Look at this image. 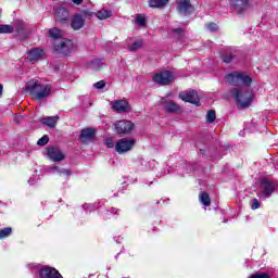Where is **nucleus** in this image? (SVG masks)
<instances>
[{"label":"nucleus","instance_id":"1","mask_svg":"<svg viewBox=\"0 0 278 278\" xmlns=\"http://www.w3.org/2000/svg\"><path fill=\"white\" fill-rule=\"evenodd\" d=\"M26 90L36 101L49 99L53 92V85L49 81L31 79L26 83Z\"/></svg>","mask_w":278,"mask_h":278},{"label":"nucleus","instance_id":"2","mask_svg":"<svg viewBox=\"0 0 278 278\" xmlns=\"http://www.w3.org/2000/svg\"><path fill=\"white\" fill-rule=\"evenodd\" d=\"M231 92L240 110L249 108L253 102V90L249 89V87L235 88Z\"/></svg>","mask_w":278,"mask_h":278},{"label":"nucleus","instance_id":"3","mask_svg":"<svg viewBox=\"0 0 278 278\" xmlns=\"http://www.w3.org/2000/svg\"><path fill=\"white\" fill-rule=\"evenodd\" d=\"M277 190V182L269 178H262L260 181L257 197L261 201H266V199H270L275 191Z\"/></svg>","mask_w":278,"mask_h":278},{"label":"nucleus","instance_id":"4","mask_svg":"<svg viewBox=\"0 0 278 278\" xmlns=\"http://www.w3.org/2000/svg\"><path fill=\"white\" fill-rule=\"evenodd\" d=\"M226 81L229 86H251L253 79L244 73H231L226 76Z\"/></svg>","mask_w":278,"mask_h":278},{"label":"nucleus","instance_id":"5","mask_svg":"<svg viewBox=\"0 0 278 278\" xmlns=\"http://www.w3.org/2000/svg\"><path fill=\"white\" fill-rule=\"evenodd\" d=\"M136 147V139L134 138H122L115 144V151L123 155V153H129L131 149Z\"/></svg>","mask_w":278,"mask_h":278},{"label":"nucleus","instance_id":"6","mask_svg":"<svg viewBox=\"0 0 278 278\" xmlns=\"http://www.w3.org/2000/svg\"><path fill=\"white\" fill-rule=\"evenodd\" d=\"M54 51L61 55H68L74 49L73 41L71 39H61L59 42L53 43Z\"/></svg>","mask_w":278,"mask_h":278},{"label":"nucleus","instance_id":"7","mask_svg":"<svg viewBox=\"0 0 278 278\" xmlns=\"http://www.w3.org/2000/svg\"><path fill=\"white\" fill-rule=\"evenodd\" d=\"M154 84H159L160 86H168L172 81H175V74L170 71H164L157 73L153 76Z\"/></svg>","mask_w":278,"mask_h":278},{"label":"nucleus","instance_id":"8","mask_svg":"<svg viewBox=\"0 0 278 278\" xmlns=\"http://www.w3.org/2000/svg\"><path fill=\"white\" fill-rule=\"evenodd\" d=\"M177 12L180 16H190L194 12V7L190 0H176Z\"/></svg>","mask_w":278,"mask_h":278},{"label":"nucleus","instance_id":"9","mask_svg":"<svg viewBox=\"0 0 278 278\" xmlns=\"http://www.w3.org/2000/svg\"><path fill=\"white\" fill-rule=\"evenodd\" d=\"M251 8L249 4V0H232L231 1V10L235 14L242 16V14H247V11Z\"/></svg>","mask_w":278,"mask_h":278},{"label":"nucleus","instance_id":"10","mask_svg":"<svg viewBox=\"0 0 278 278\" xmlns=\"http://www.w3.org/2000/svg\"><path fill=\"white\" fill-rule=\"evenodd\" d=\"M179 99L186 101L187 103H192L199 106V93L195 90L182 91L179 93Z\"/></svg>","mask_w":278,"mask_h":278},{"label":"nucleus","instance_id":"11","mask_svg":"<svg viewBox=\"0 0 278 278\" xmlns=\"http://www.w3.org/2000/svg\"><path fill=\"white\" fill-rule=\"evenodd\" d=\"M115 131L116 134H129L134 131V123L127 119L118 121L115 124Z\"/></svg>","mask_w":278,"mask_h":278},{"label":"nucleus","instance_id":"12","mask_svg":"<svg viewBox=\"0 0 278 278\" xmlns=\"http://www.w3.org/2000/svg\"><path fill=\"white\" fill-rule=\"evenodd\" d=\"M39 278H64L58 269L45 266L39 270Z\"/></svg>","mask_w":278,"mask_h":278},{"label":"nucleus","instance_id":"13","mask_svg":"<svg viewBox=\"0 0 278 278\" xmlns=\"http://www.w3.org/2000/svg\"><path fill=\"white\" fill-rule=\"evenodd\" d=\"M113 112H117L118 114H123V112H129L130 106L127 100H115L111 102Z\"/></svg>","mask_w":278,"mask_h":278},{"label":"nucleus","instance_id":"14","mask_svg":"<svg viewBox=\"0 0 278 278\" xmlns=\"http://www.w3.org/2000/svg\"><path fill=\"white\" fill-rule=\"evenodd\" d=\"M161 103L163 104V108L167 114H176V112H179V104L175 103L174 101H168L163 98Z\"/></svg>","mask_w":278,"mask_h":278},{"label":"nucleus","instance_id":"15","mask_svg":"<svg viewBox=\"0 0 278 278\" xmlns=\"http://www.w3.org/2000/svg\"><path fill=\"white\" fill-rule=\"evenodd\" d=\"M48 157H50L52 162H62V160H64V153H62V150L59 148H48Z\"/></svg>","mask_w":278,"mask_h":278},{"label":"nucleus","instance_id":"16","mask_svg":"<svg viewBox=\"0 0 278 278\" xmlns=\"http://www.w3.org/2000/svg\"><path fill=\"white\" fill-rule=\"evenodd\" d=\"M85 24H86V20L84 18V15L76 14L72 18L71 26H72V28H74L77 31V30L81 29V27H84Z\"/></svg>","mask_w":278,"mask_h":278},{"label":"nucleus","instance_id":"17","mask_svg":"<svg viewBox=\"0 0 278 278\" xmlns=\"http://www.w3.org/2000/svg\"><path fill=\"white\" fill-rule=\"evenodd\" d=\"M42 55H45V52L38 48H35L28 52L27 60L34 64V62L42 60Z\"/></svg>","mask_w":278,"mask_h":278},{"label":"nucleus","instance_id":"18","mask_svg":"<svg viewBox=\"0 0 278 278\" xmlns=\"http://www.w3.org/2000/svg\"><path fill=\"white\" fill-rule=\"evenodd\" d=\"M94 139V129L92 128H85L80 132V140L84 144L90 142Z\"/></svg>","mask_w":278,"mask_h":278},{"label":"nucleus","instance_id":"19","mask_svg":"<svg viewBox=\"0 0 278 278\" xmlns=\"http://www.w3.org/2000/svg\"><path fill=\"white\" fill-rule=\"evenodd\" d=\"M48 36H49V38L54 40V42H60L63 39L64 35H63L62 30H60L56 27H53V28L48 29Z\"/></svg>","mask_w":278,"mask_h":278},{"label":"nucleus","instance_id":"20","mask_svg":"<svg viewBox=\"0 0 278 278\" xmlns=\"http://www.w3.org/2000/svg\"><path fill=\"white\" fill-rule=\"evenodd\" d=\"M55 18L60 23H65V21H68V11L66 8H59L55 13Z\"/></svg>","mask_w":278,"mask_h":278},{"label":"nucleus","instance_id":"21","mask_svg":"<svg viewBox=\"0 0 278 278\" xmlns=\"http://www.w3.org/2000/svg\"><path fill=\"white\" fill-rule=\"evenodd\" d=\"M169 2L170 0H149L148 5L149 8L153 9H162L166 8V5H168Z\"/></svg>","mask_w":278,"mask_h":278},{"label":"nucleus","instance_id":"22","mask_svg":"<svg viewBox=\"0 0 278 278\" xmlns=\"http://www.w3.org/2000/svg\"><path fill=\"white\" fill-rule=\"evenodd\" d=\"M48 173H52V175H64L68 177L71 175V169H64L61 168L60 166H52L48 168Z\"/></svg>","mask_w":278,"mask_h":278},{"label":"nucleus","instance_id":"23","mask_svg":"<svg viewBox=\"0 0 278 278\" xmlns=\"http://www.w3.org/2000/svg\"><path fill=\"white\" fill-rule=\"evenodd\" d=\"M58 121H60L59 116H50V117L42 118L41 123L43 125H47V127H50V129H55V125H58Z\"/></svg>","mask_w":278,"mask_h":278},{"label":"nucleus","instance_id":"24","mask_svg":"<svg viewBox=\"0 0 278 278\" xmlns=\"http://www.w3.org/2000/svg\"><path fill=\"white\" fill-rule=\"evenodd\" d=\"M141 164V170H151L153 169V167L155 166V161H147L144 159H142L140 161Z\"/></svg>","mask_w":278,"mask_h":278},{"label":"nucleus","instance_id":"25","mask_svg":"<svg viewBox=\"0 0 278 278\" xmlns=\"http://www.w3.org/2000/svg\"><path fill=\"white\" fill-rule=\"evenodd\" d=\"M96 16L99 21H105V18H110V16H112V11L100 10L96 13Z\"/></svg>","mask_w":278,"mask_h":278},{"label":"nucleus","instance_id":"26","mask_svg":"<svg viewBox=\"0 0 278 278\" xmlns=\"http://www.w3.org/2000/svg\"><path fill=\"white\" fill-rule=\"evenodd\" d=\"M135 23L140 27H147V17L142 14H137L135 17Z\"/></svg>","mask_w":278,"mask_h":278},{"label":"nucleus","instance_id":"27","mask_svg":"<svg viewBox=\"0 0 278 278\" xmlns=\"http://www.w3.org/2000/svg\"><path fill=\"white\" fill-rule=\"evenodd\" d=\"M200 203H202V205H205V207H208V205L212 203V200L210 199V194H207V192H202L200 194Z\"/></svg>","mask_w":278,"mask_h":278},{"label":"nucleus","instance_id":"28","mask_svg":"<svg viewBox=\"0 0 278 278\" xmlns=\"http://www.w3.org/2000/svg\"><path fill=\"white\" fill-rule=\"evenodd\" d=\"M102 66H103V61L96 59L90 62L89 68H91L92 71H100Z\"/></svg>","mask_w":278,"mask_h":278},{"label":"nucleus","instance_id":"29","mask_svg":"<svg viewBox=\"0 0 278 278\" xmlns=\"http://www.w3.org/2000/svg\"><path fill=\"white\" fill-rule=\"evenodd\" d=\"M14 31V27L8 24H0V34H12Z\"/></svg>","mask_w":278,"mask_h":278},{"label":"nucleus","instance_id":"30","mask_svg":"<svg viewBox=\"0 0 278 278\" xmlns=\"http://www.w3.org/2000/svg\"><path fill=\"white\" fill-rule=\"evenodd\" d=\"M10 236H12V227L0 229V240H3V238H10Z\"/></svg>","mask_w":278,"mask_h":278},{"label":"nucleus","instance_id":"31","mask_svg":"<svg viewBox=\"0 0 278 278\" xmlns=\"http://www.w3.org/2000/svg\"><path fill=\"white\" fill-rule=\"evenodd\" d=\"M216 121V111L211 110L206 114V122L214 123Z\"/></svg>","mask_w":278,"mask_h":278},{"label":"nucleus","instance_id":"32","mask_svg":"<svg viewBox=\"0 0 278 278\" xmlns=\"http://www.w3.org/2000/svg\"><path fill=\"white\" fill-rule=\"evenodd\" d=\"M140 47H142V40H139V41L134 42V43L129 47V51H138V49H140Z\"/></svg>","mask_w":278,"mask_h":278},{"label":"nucleus","instance_id":"33","mask_svg":"<svg viewBox=\"0 0 278 278\" xmlns=\"http://www.w3.org/2000/svg\"><path fill=\"white\" fill-rule=\"evenodd\" d=\"M49 142V136L45 135L42 136L38 141L37 144L39 147H45V144H47Z\"/></svg>","mask_w":278,"mask_h":278},{"label":"nucleus","instance_id":"34","mask_svg":"<svg viewBox=\"0 0 278 278\" xmlns=\"http://www.w3.org/2000/svg\"><path fill=\"white\" fill-rule=\"evenodd\" d=\"M80 14V16H83V18H90V16H92V12L90 10H84L81 13H78Z\"/></svg>","mask_w":278,"mask_h":278},{"label":"nucleus","instance_id":"35","mask_svg":"<svg viewBox=\"0 0 278 278\" xmlns=\"http://www.w3.org/2000/svg\"><path fill=\"white\" fill-rule=\"evenodd\" d=\"M208 31H218V25L216 23L207 24Z\"/></svg>","mask_w":278,"mask_h":278},{"label":"nucleus","instance_id":"36","mask_svg":"<svg viewBox=\"0 0 278 278\" xmlns=\"http://www.w3.org/2000/svg\"><path fill=\"white\" fill-rule=\"evenodd\" d=\"M93 86H94V88H97V90H103L105 88V81L100 80V81L96 83Z\"/></svg>","mask_w":278,"mask_h":278},{"label":"nucleus","instance_id":"37","mask_svg":"<svg viewBox=\"0 0 278 278\" xmlns=\"http://www.w3.org/2000/svg\"><path fill=\"white\" fill-rule=\"evenodd\" d=\"M223 60L226 64H229L233 60V54H229V55L225 54L223 55Z\"/></svg>","mask_w":278,"mask_h":278},{"label":"nucleus","instance_id":"38","mask_svg":"<svg viewBox=\"0 0 278 278\" xmlns=\"http://www.w3.org/2000/svg\"><path fill=\"white\" fill-rule=\"evenodd\" d=\"M105 144L109 147V149H114V140L112 138H106Z\"/></svg>","mask_w":278,"mask_h":278},{"label":"nucleus","instance_id":"39","mask_svg":"<svg viewBox=\"0 0 278 278\" xmlns=\"http://www.w3.org/2000/svg\"><path fill=\"white\" fill-rule=\"evenodd\" d=\"M38 179H39L38 174H35L33 178L28 179L29 186H34V184H36V181H38Z\"/></svg>","mask_w":278,"mask_h":278},{"label":"nucleus","instance_id":"40","mask_svg":"<svg viewBox=\"0 0 278 278\" xmlns=\"http://www.w3.org/2000/svg\"><path fill=\"white\" fill-rule=\"evenodd\" d=\"M252 210H260V201L257 199L252 200Z\"/></svg>","mask_w":278,"mask_h":278},{"label":"nucleus","instance_id":"41","mask_svg":"<svg viewBox=\"0 0 278 278\" xmlns=\"http://www.w3.org/2000/svg\"><path fill=\"white\" fill-rule=\"evenodd\" d=\"M110 214H118V208H111V211H105L104 216H110Z\"/></svg>","mask_w":278,"mask_h":278},{"label":"nucleus","instance_id":"42","mask_svg":"<svg viewBox=\"0 0 278 278\" xmlns=\"http://www.w3.org/2000/svg\"><path fill=\"white\" fill-rule=\"evenodd\" d=\"M173 34H176L177 36H182L184 28H175V29H173Z\"/></svg>","mask_w":278,"mask_h":278},{"label":"nucleus","instance_id":"43","mask_svg":"<svg viewBox=\"0 0 278 278\" xmlns=\"http://www.w3.org/2000/svg\"><path fill=\"white\" fill-rule=\"evenodd\" d=\"M250 278H269V277H268V274H255Z\"/></svg>","mask_w":278,"mask_h":278},{"label":"nucleus","instance_id":"44","mask_svg":"<svg viewBox=\"0 0 278 278\" xmlns=\"http://www.w3.org/2000/svg\"><path fill=\"white\" fill-rule=\"evenodd\" d=\"M85 210H89V212H92L94 210V206L92 204H84Z\"/></svg>","mask_w":278,"mask_h":278},{"label":"nucleus","instance_id":"45","mask_svg":"<svg viewBox=\"0 0 278 278\" xmlns=\"http://www.w3.org/2000/svg\"><path fill=\"white\" fill-rule=\"evenodd\" d=\"M72 2H74L75 5H81L84 3V0H72Z\"/></svg>","mask_w":278,"mask_h":278},{"label":"nucleus","instance_id":"46","mask_svg":"<svg viewBox=\"0 0 278 278\" xmlns=\"http://www.w3.org/2000/svg\"><path fill=\"white\" fill-rule=\"evenodd\" d=\"M3 94V85L0 84V97Z\"/></svg>","mask_w":278,"mask_h":278},{"label":"nucleus","instance_id":"47","mask_svg":"<svg viewBox=\"0 0 278 278\" xmlns=\"http://www.w3.org/2000/svg\"><path fill=\"white\" fill-rule=\"evenodd\" d=\"M200 153H202V155H205V151L203 149H200Z\"/></svg>","mask_w":278,"mask_h":278}]
</instances>
